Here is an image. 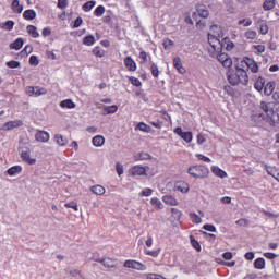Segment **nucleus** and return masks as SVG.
Returning <instances> with one entry per match:
<instances>
[{"instance_id":"obj_35","label":"nucleus","mask_w":279,"mask_h":279,"mask_svg":"<svg viewBox=\"0 0 279 279\" xmlns=\"http://www.w3.org/2000/svg\"><path fill=\"white\" fill-rule=\"evenodd\" d=\"M150 204L153 206H155V208H158V210H162V208H163L162 202L160 199H158V197H153L150 199Z\"/></svg>"},{"instance_id":"obj_8","label":"nucleus","mask_w":279,"mask_h":279,"mask_svg":"<svg viewBox=\"0 0 279 279\" xmlns=\"http://www.w3.org/2000/svg\"><path fill=\"white\" fill-rule=\"evenodd\" d=\"M26 95L28 97H40V95H47V90L39 86H28L26 87Z\"/></svg>"},{"instance_id":"obj_3","label":"nucleus","mask_w":279,"mask_h":279,"mask_svg":"<svg viewBox=\"0 0 279 279\" xmlns=\"http://www.w3.org/2000/svg\"><path fill=\"white\" fill-rule=\"evenodd\" d=\"M187 173L192 175V178L202 179L208 178V168L204 166H192L189 168Z\"/></svg>"},{"instance_id":"obj_9","label":"nucleus","mask_w":279,"mask_h":279,"mask_svg":"<svg viewBox=\"0 0 279 279\" xmlns=\"http://www.w3.org/2000/svg\"><path fill=\"white\" fill-rule=\"evenodd\" d=\"M174 134L180 136L185 143H192L193 141V133L192 132H184L182 128L178 126L174 129Z\"/></svg>"},{"instance_id":"obj_61","label":"nucleus","mask_w":279,"mask_h":279,"mask_svg":"<svg viewBox=\"0 0 279 279\" xmlns=\"http://www.w3.org/2000/svg\"><path fill=\"white\" fill-rule=\"evenodd\" d=\"M130 82L133 86H141V81L136 77H130Z\"/></svg>"},{"instance_id":"obj_30","label":"nucleus","mask_w":279,"mask_h":279,"mask_svg":"<svg viewBox=\"0 0 279 279\" xmlns=\"http://www.w3.org/2000/svg\"><path fill=\"white\" fill-rule=\"evenodd\" d=\"M117 110H119V107L117 105H112V106H107L104 107V113L102 114H114V112H117Z\"/></svg>"},{"instance_id":"obj_6","label":"nucleus","mask_w":279,"mask_h":279,"mask_svg":"<svg viewBox=\"0 0 279 279\" xmlns=\"http://www.w3.org/2000/svg\"><path fill=\"white\" fill-rule=\"evenodd\" d=\"M123 267L126 269H136L137 271H147V266L134 259L125 260Z\"/></svg>"},{"instance_id":"obj_2","label":"nucleus","mask_w":279,"mask_h":279,"mask_svg":"<svg viewBox=\"0 0 279 279\" xmlns=\"http://www.w3.org/2000/svg\"><path fill=\"white\" fill-rule=\"evenodd\" d=\"M228 82L231 86H239V84H243V86H245L250 82V76L243 68L236 66L235 72L229 73Z\"/></svg>"},{"instance_id":"obj_48","label":"nucleus","mask_w":279,"mask_h":279,"mask_svg":"<svg viewBox=\"0 0 279 279\" xmlns=\"http://www.w3.org/2000/svg\"><path fill=\"white\" fill-rule=\"evenodd\" d=\"M147 256H151L153 258H158L160 255V248L156 251H146Z\"/></svg>"},{"instance_id":"obj_13","label":"nucleus","mask_w":279,"mask_h":279,"mask_svg":"<svg viewBox=\"0 0 279 279\" xmlns=\"http://www.w3.org/2000/svg\"><path fill=\"white\" fill-rule=\"evenodd\" d=\"M163 204H167V206H178L180 202H178V198L173 195H165L162 196Z\"/></svg>"},{"instance_id":"obj_12","label":"nucleus","mask_w":279,"mask_h":279,"mask_svg":"<svg viewBox=\"0 0 279 279\" xmlns=\"http://www.w3.org/2000/svg\"><path fill=\"white\" fill-rule=\"evenodd\" d=\"M131 174L133 175H145L149 171V167L134 166L131 168Z\"/></svg>"},{"instance_id":"obj_20","label":"nucleus","mask_w":279,"mask_h":279,"mask_svg":"<svg viewBox=\"0 0 279 279\" xmlns=\"http://www.w3.org/2000/svg\"><path fill=\"white\" fill-rule=\"evenodd\" d=\"M54 142L60 147H66V145H69V140H66L64 136H62V134H56Z\"/></svg>"},{"instance_id":"obj_18","label":"nucleus","mask_w":279,"mask_h":279,"mask_svg":"<svg viewBox=\"0 0 279 279\" xmlns=\"http://www.w3.org/2000/svg\"><path fill=\"white\" fill-rule=\"evenodd\" d=\"M274 90H276V83L275 82H268L265 86H264V95H266L267 97H269L270 95L274 94Z\"/></svg>"},{"instance_id":"obj_4","label":"nucleus","mask_w":279,"mask_h":279,"mask_svg":"<svg viewBox=\"0 0 279 279\" xmlns=\"http://www.w3.org/2000/svg\"><path fill=\"white\" fill-rule=\"evenodd\" d=\"M260 109L264 110V112H266L267 117H270V119L274 121V123H278V121H279L278 112H276V111H274V109H271L270 102L262 101Z\"/></svg>"},{"instance_id":"obj_56","label":"nucleus","mask_w":279,"mask_h":279,"mask_svg":"<svg viewBox=\"0 0 279 279\" xmlns=\"http://www.w3.org/2000/svg\"><path fill=\"white\" fill-rule=\"evenodd\" d=\"M116 171H117V173H118V175H123V165H121V163H116Z\"/></svg>"},{"instance_id":"obj_24","label":"nucleus","mask_w":279,"mask_h":279,"mask_svg":"<svg viewBox=\"0 0 279 279\" xmlns=\"http://www.w3.org/2000/svg\"><path fill=\"white\" fill-rule=\"evenodd\" d=\"M92 143L94 147H102L104 143H106V138L102 135H96L93 137Z\"/></svg>"},{"instance_id":"obj_59","label":"nucleus","mask_w":279,"mask_h":279,"mask_svg":"<svg viewBox=\"0 0 279 279\" xmlns=\"http://www.w3.org/2000/svg\"><path fill=\"white\" fill-rule=\"evenodd\" d=\"M265 258H268V260H274V258H278V255L275 253H264Z\"/></svg>"},{"instance_id":"obj_34","label":"nucleus","mask_w":279,"mask_h":279,"mask_svg":"<svg viewBox=\"0 0 279 279\" xmlns=\"http://www.w3.org/2000/svg\"><path fill=\"white\" fill-rule=\"evenodd\" d=\"M23 16L26 21H34V19H36V12L34 10H26Z\"/></svg>"},{"instance_id":"obj_32","label":"nucleus","mask_w":279,"mask_h":279,"mask_svg":"<svg viewBox=\"0 0 279 279\" xmlns=\"http://www.w3.org/2000/svg\"><path fill=\"white\" fill-rule=\"evenodd\" d=\"M26 31L33 38H38V36H40V34H38V31L36 29V26L34 25H28L26 27Z\"/></svg>"},{"instance_id":"obj_37","label":"nucleus","mask_w":279,"mask_h":279,"mask_svg":"<svg viewBox=\"0 0 279 279\" xmlns=\"http://www.w3.org/2000/svg\"><path fill=\"white\" fill-rule=\"evenodd\" d=\"M276 8V0H266L264 2V10L269 11L274 10Z\"/></svg>"},{"instance_id":"obj_19","label":"nucleus","mask_w":279,"mask_h":279,"mask_svg":"<svg viewBox=\"0 0 279 279\" xmlns=\"http://www.w3.org/2000/svg\"><path fill=\"white\" fill-rule=\"evenodd\" d=\"M173 66L177 69V71H179L182 75L183 73H186V70L184 69V66L182 65V59H180V57H175L173 59Z\"/></svg>"},{"instance_id":"obj_62","label":"nucleus","mask_w":279,"mask_h":279,"mask_svg":"<svg viewBox=\"0 0 279 279\" xmlns=\"http://www.w3.org/2000/svg\"><path fill=\"white\" fill-rule=\"evenodd\" d=\"M146 279H158V274L148 272L144 275Z\"/></svg>"},{"instance_id":"obj_38","label":"nucleus","mask_w":279,"mask_h":279,"mask_svg":"<svg viewBox=\"0 0 279 279\" xmlns=\"http://www.w3.org/2000/svg\"><path fill=\"white\" fill-rule=\"evenodd\" d=\"M83 45H87V47L95 45V36L88 35L85 38H83Z\"/></svg>"},{"instance_id":"obj_51","label":"nucleus","mask_w":279,"mask_h":279,"mask_svg":"<svg viewBox=\"0 0 279 279\" xmlns=\"http://www.w3.org/2000/svg\"><path fill=\"white\" fill-rule=\"evenodd\" d=\"M38 64H39L38 57L31 56V58H29V65L31 66H38Z\"/></svg>"},{"instance_id":"obj_1","label":"nucleus","mask_w":279,"mask_h":279,"mask_svg":"<svg viewBox=\"0 0 279 279\" xmlns=\"http://www.w3.org/2000/svg\"><path fill=\"white\" fill-rule=\"evenodd\" d=\"M219 38H223V31L221 29V26L211 25L208 33L209 56L215 57L217 53H221L223 51V44L228 43V38L222 40Z\"/></svg>"},{"instance_id":"obj_44","label":"nucleus","mask_w":279,"mask_h":279,"mask_svg":"<svg viewBox=\"0 0 279 279\" xmlns=\"http://www.w3.org/2000/svg\"><path fill=\"white\" fill-rule=\"evenodd\" d=\"M238 25H243V27H250V25H252V20L251 19L239 20Z\"/></svg>"},{"instance_id":"obj_57","label":"nucleus","mask_w":279,"mask_h":279,"mask_svg":"<svg viewBox=\"0 0 279 279\" xmlns=\"http://www.w3.org/2000/svg\"><path fill=\"white\" fill-rule=\"evenodd\" d=\"M203 228L204 230H207V232H217V228L213 225H205Z\"/></svg>"},{"instance_id":"obj_33","label":"nucleus","mask_w":279,"mask_h":279,"mask_svg":"<svg viewBox=\"0 0 279 279\" xmlns=\"http://www.w3.org/2000/svg\"><path fill=\"white\" fill-rule=\"evenodd\" d=\"M12 10L16 14H21V12H23V5H21L19 0H13V2H12Z\"/></svg>"},{"instance_id":"obj_27","label":"nucleus","mask_w":279,"mask_h":279,"mask_svg":"<svg viewBox=\"0 0 279 279\" xmlns=\"http://www.w3.org/2000/svg\"><path fill=\"white\" fill-rule=\"evenodd\" d=\"M61 108H68L69 110H73L76 107L75 102L72 99H65L60 102Z\"/></svg>"},{"instance_id":"obj_31","label":"nucleus","mask_w":279,"mask_h":279,"mask_svg":"<svg viewBox=\"0 0 279 279\" xmlns=\"http://www.w3.org/2000/svg\"><path fill=\"white\" fill-rule=\"evenodd\" d=\"M92 193L95 195H104V193H106V187L101 185H94L92 186Z\"/></svg>"},{"instance_id":"obj_14","label":"nucleus","mask_w":279,"mask_h":279,"mask_svg":"<svg viewBox=\"0 0 279 279\" xmlns=\"http://www.w3.org/2000/svg\"><path fill=\"white\" fill-rule=\"evenodd\" d=\"M21 125H23L21 120L9 121L3 124L2 130H14V128H21Z\"/></svg>"},{"instance_id":"obj_60","label":"nucleus","mask_w":279,"mask_h":279,"mask_svg":"<svg viewBox=\"0 0 279 279\" xmlns=\"http://www.w3.org/2000/svg\"><path fill=\"white\" fill-rule=\"evenodd\" d=\"M151 193H154V190H151V189H149V187H147V189H145L144 191H142V195H143L144 197H149V195H151Z\"/></svg>"},{"instance_id":"obj_39","label":"nucleus","mask_w":279,"mask_h":279,"mask_svg":"<svg viewBox=\"0 0 279 279\" xmlns=\"http://www.w3.org/2000/svg\"><path fill=\"white\" fill-rule=\"evenodd\" d=\"M23 47V39L19 38L14 43L10 45L11 49H15V51H19Z\"/></svg>"},{"instance_id":"obj_58","label":"nucleus","mask_w":279,"mask_h":279,"mask_svg":"<svg viewBox=\"0 0 279 279\" xmlns=\"http://www.w3.org/2000/svg\"><path fill=\"white\" fill-rule=\"evenodd\" d=\"M197 143L198 145H204V143H206V137L204 136V134L197 135Z\"/></svg>"},{"instance_id":"obj_64","label":"nucleus","mask_w":279,"mask_h":279,"mask_svg":"<svg viewBox=\"0 0 279 279\" xmlns=\"http://www.w3.org/2000/svg\"><path fill=\"white\" fill-rule=\"evenodd\" d=\"M246 260H254V252H248L245 254Z\"/></svg>"},{"instance_id":"obj_25","label":"nucleus","mask_w":279,"mask_h":279,"mask_svg":"<svg viewBox=\"0 0 279 279\" xmlns=\"http://www.w3.org/2000/svg\"><path fill=\"white\" fill-rule=\"evenodd\" d=\"M21 171H23V167L13 166L8 169L7 173H8V175L14 177V175H19V173H21Z\"/></svg>"},{"instance_id":"obj_21","label":"nucleus","mask_w":279,"mask_h":279,"mask_svg":"<svg viewBox=\"0 0 279 279\" xmlns=\"http://www.w3.org/2000/svg\"><path fill=\"white\" fill-rule=\"evenodd\" d=\"M211 172L214 173V175H216L217 178H228V173L226 171H223L222 169H220L217 166L211 167Z\"/></svg>"},{"instance_id":"obj_55","label":"nucleus","mask_w":279,"mask_h":279,"mask_svg":"<svg viewBox=\"0 0 279 279\" xmlns=\"http://www.w3.org/2000/svg\"><path fill=\"white\" fill-rule=\"evenodd\" d=\"M66 5H69L68 0H59L58 1V8H60L61 10H64L66 8Z\"/></svg>"},{"instance_id":"obj_45","label":"nucleus","mask_w":279,"mask_h":279,"mask_svg":"<svg viewBox=\"0 0 279 279\" xmlns=\"http://www.w3.org/2000/svg\"><path fill=\"white\" fill-rule=\"evenodd\" d=\"M190 218L192 219L193 223H202V218L195 213H191Z\"/></svg>"},{"instance_id":"obj_36","label":"nucleus","mask_w":279,"mask_h":279,"mask_svg":"<svg viewBox=\"0 0 279 279\" xmlns=\"http://www.w3.org/2000/svg\"><path fill=\"white\" fill-rule=\"evenodd\" d=\"M255 269H265V258L259 257L254 262Z\"/></svg>"},{"instance_id":"obj_17","label":"nucleus","mask_w":279,"mask_h":279,"mask_svg":"<svg viewBox=\"0 0 279 279\" xmlns=\"http://www.w3.org/2000/svg\"><path fill=\"white\" fill-rule=\"evenodd\" d=\"M101 265L106 267L107 269H113V267H117V260L112 259L110 257L104 258L100 260Z\"/></svg>"},{"instance_id":"obj_7","label":"nucleus","mask_w":279,"mask_h":279,"mask_svg":"<svg viewBox=\"0 0 279 279\" xmlns=\"http://www.w3.org/2000/svg\"><path fill=\"white\" fill-rule=\"evenodd\" d=\"M211 58H217L218 62H221L225 69L232 66V58H229L227 53L216 52V56H211Z\"/></svg>"},{"instance_id":"obj_29","label":"nucleus","mask_w":279,"mask_h":279,"mask_svg":"<svg viewBox=\"0 0 279 279\" xmlns=\"http://www.w3.org/2000/svg\"><path fill=\"white\" fill-rule=\"evenodd\" d=\"M174 45H175V43L169 38H165L162 40V47L166 51L173 49Z\"/></svg>"},{"instance_id":"obj_16","label":"nucleus","mask_w":279,"mask_h":279,"mask_svg":"<svg viewBox=\"0 0 279 279\" xmlns=\"http://www.w3.org/2000/svg\"><path fill=\"white\" fill-rule=\"evenodd\" d=\"M135 130H140V132H145L146 134H154V129L149 126L148 124H145V122H140Z\"/></svg>"},{"instance_id":"obj_10","label":"nucleus","mask_w":279,"mask_h":279,"mask_svg":"<svg viewBox=\"0 0 279 279\" xmlns=\"http://www.w3.org/2000/svg\"><path fill=\"white\" fill-rule=\"evenodd\" d=\"M240 66H242V69L244 66H247L252 71V73H256L258 71V63H256V61L250 58L241 61Z\"/></svg>"},{"instance_id":"obj_49","label":"nucleus","mask_w":279,"mask_h":279,"mask_svg":"<svg viewBox=\"0 0 279 279\" xmlns=\"http://www.w3.org/2000/svg\"><path fill=\"white\" fill-rule=\"evenodd\" d=\"M150 71H151V75H153L154 77H158L159 71H158V65H156V63H153V64H151Z\"/></svg>"},{"instance_id":"obj_53","label":"nucleus","mask_w":279,"mask_h":279,"mask_svg":"<svg viewBox=\"0 0 279 279\" xmlns=\"http://www.w3.org/2000/svg\"><path fill=\"white\" fill-rule=\"evenodd\" d=\"M104 12H106V8H104V5H99V7L95 10V15H96V16H102Z\"/></svg>"},{"instance_id":"obj_47","label":"nucleus","mask_w":279,"mask_h":279,"mask_svg":"<svg viewBox=\"0 0 279 279\" xmlns=\"http://www.w3.org/2000/svg\"><path fill=\"white\" fill-rule=\"evenodd\" d=\"M7 66H9V69H19L21 66V62L9 61V62H7Z\"/></svg>"},{"instance_id":"obj_5","label":"nucleus","mask_w":279,"mask_h":279,"mask_svg":"<svg viewBox=\"0 0 279 279\" xmlns=\"http://www.w3.org/2000/svg\"><path fill=\"white\" fill-rule=\"evenodd\" d=\"M19 151L21 154V158L26 165H35L36 158H32V151L29 148L24 149L23 146H19Z\"/></svg>"},{"instance_id":"obj_41","label":"nucleus","mask_w":279,"mask_h":279,"mask_svg":"<svg viewBox=\"0 0 279 279\" xmlns=\"http://www.w3.org/2000/svg\"><path fill=\"white\" fill-rule=\"evenodd\" d=\"M93 53L96 56V58H104V56H106V50L101 49L100 47H95Z\"/></svg>"},{"instance_id":"obj_52","label":"nucleus","mask_w":279,"mask_h":279,"mask_svg":"<svg viewBox=\"0 0 279 279\" xmlns=\"http://www.w3.org/2000/svg\"><path fill=\"white\" fill-rule=\"evenodd\" d=\"M268 32H269V26H267V24H262L259 26V34H263V36H265Z\"/></svg>"},{"instance_id":"obj_23","label":"nucleus","mask_w":279,"mask_h":279,"mask_svg":"<svg viewBox=\"0 0 279 279\" xmlns=\"http://www.w3.org/2000/svg\"><path fill=\"white\" fill-rule=\"evenodd\" d=\"M124 64H125L128 71H136V62L133 61L131 57H126L124 59Z\"/></svg>"},{"instance_id":"obj_54","label":"nucleus","mask_w":279,"mask_h":279,"mask_svg":"<svg viewBox=\"0 0 279 279\" xmlns=\"http://www.w3.org/2000/svg\"><path fill=\"white\" fill-rule=\"evenodd\" d=\"M151 158V155L147 153H140L138 154V160H149Z\"/></svg>"},{"instance_id":"obj_26","label":"nucleus","mask_w":279,"mask_h":279,"mask_svg":"<svg viewBox=\"0 0 279 279\" xmlns=\"http://www.w3.org/2000/svg\"><path fill=\"white\" fill-rule=\"evenodd\" d=\"M254 88L256 90H258V93H260L263 90V88H265V78L263 76H259L255 84H254Z\"/></svg>"},{"instance_id":"obj_15","label":"nucleus","mask_w":279,"mask_h":279,"mask_svg":"<svg viewBox=\"0 0 279 279\" xmlns=\"http://www.w3.org/2000/svg\"><path fill=\"white\" fill-rule=\"evenodd\" d=\"M175 191H180V193H187L191 190L189 183L184 181H179L174 185Z\"/></svg>"},{"instance_id":"obj_63","label":"nucleus","mask_w":279,"mask_h":279,"mask_svg":"<svg viewBox=\"0 0 279 279\" xmlns=\"http://www.w3.org/2000/svg\"><path fill=\"white\" fill-rule=\"evenodd\" d=\"M222 258H225V260H232L233 258L232 252L223 253Z\"/></svg>"},{"instance_id":"obj_50","label":"nucleus","mask_w":279,"mask_h":279,"mask_svg":"<svg viewBox=\"0 0 279 279\" xmlns=\"http://www.w3.org/2000/svg\"><path fill=\"white\" fill-rule=\"evenodd\" d=\"M3 27L7 28L8 32H12V29L14 28V21H7L3 24Z\"/></svg>"},{"instance_id":"obj_43","label":"nucleus","mask_w":279,"mask_h":279,"mask_svg":"<svg viewBox=\"0 0 279 279\" xmlns=\"http://www.w3.org/2000/svg\"><path fill=\"white\" fill-rule=\"evenodd\" d=\"M95 8V1H88L83 5L84 12H90Z\"/></svg>"},{"instance_id":"obj_22","label":"nucleus","mask_w":279,"mask_h":279,"mask_svg":"<svg viewBox=\"0 0 279 279\" xmlns=\"http://www.w3.org/2000/svg\"><path fill=\"white\" fill-rule=\"evenodd\" d=\"M266 171L268 173V175H271V178H274L275 180H277V182H279V169L276 167H267Z\"/></svg>"},{"instance_id":"obj_46","label":"nucleus","mask_w":279,"mask_h":279,"mask_svg":"<svg viewBox=\"0 0 279 279\" xmlns=\"http://www.w3.org/2000/svg\"><path fill=\"white\" fill-rule=\"evenodd\" d=\"M65 208H73V210H80V207L77 206V202H70L64 204Z\"/></svg>"},{"instance_id":"obj_28","label":"nucleus","mask_w":279,"mask_h":279,"mask_svg":"<svg viewBox=\"0 0 279 279\" xmlns=\"http://www.w3.org/2000/svg\"><path fill=\"white\" fill-rule=\"evenodd\" d=\"M197 12L202 19H208V16H210V12L204 5H199Z\"/></svg>"},{"instance_id":"obj_42","label":"nucleus","mask_w":279,"mask_h":279,"mask_svg":"<svg viewBox=\"0 0 279 279\" xmlns=\"http://www.w3.org/2000/svg\"><path fill=\"white\" fill-rule=\"evenodd\" d=\"M256 36H257L256 31H246L244 33V38H246V40H254Z\"/></svg>"},{"instance_id":"obj_11","label":"nucleus","mask_w":279,"mask_h":279,"mask_svg":"<svg viewBox=\"0 0 279 279\" xmlns=\"http://www.w3.org/2000/svg\"><path fill=\"white\" fill-rule=\"evenodd\" d=\"M50 138L51 135H49L47 131H37L35 133V141H37V143H49Z\"/></svg>"},{"instance_id":"obj_40","label":"nucleus","mask_w":279,"mask_h":279,"mask_svg":"<svg viewBox=\"0 0 279 279\" xmlns=\"http://www.w3.org/2000/svg\"><path fill=\"white\" fill-rule=\"evenodd\" d=\"M191 245L194 247L196 252H202V246L199 245V242L193 238V235L190 236Z\"/></svg>"}]
</instances>
